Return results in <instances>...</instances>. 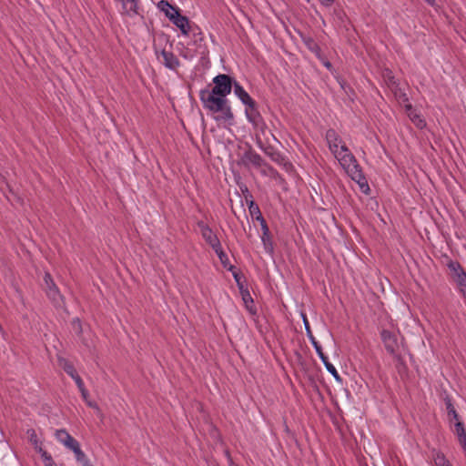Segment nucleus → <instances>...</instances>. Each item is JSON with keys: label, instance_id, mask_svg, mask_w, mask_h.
I'll use <instances>...</instances> for the list:
<instances>
[{"label": "nucleus", "instance_id": "nucleus-26", "mask_svg": "<svg viewBox=\"0 0 466 466\" xmlns=\"http://www.w3.org/2000/svg\"><path fill=\"white\" fill-rule=\"evenodd\" d=\"M408 116L418 128L422 129L426 127V121L418 113L410 112Z\"/></svg>", "mask_w": 466, "mask_h": 466}, {"label": "nucleus", "instance_id": "nucleus-12", "mask_svg": "<svg viewBox=\"0 0 466 466\" xmlns=\"http://www.w3.org/2000/svg\"><path fill=\"white\" fill-rule=\"evenodd\" d=\"M175 15H170V21L180 29L184 35H188L190 26L189 20L187 16L180 14V10L174 13Z\"/></svg>", "mask_w": 466, "mask_h": 466}, {"label": "nucleus", "instance_id": "nucleus-17", "mask_svg": "<svg viewBox=\"0 0 466 466\" xmlns=\"http://www.w3.org/2000/svg\"><path fill=\"white\" fill-rule=\"evenodd\" d=\"M233 89L236 96L245 106H247L248 104L251 103L254 100L238 82H234Z\"/></svg>", "mask_w": 466, "mask_h": 466}, {"label": "nucleus", "instance_id": "nucleus-16", "mask_svg": "<svg viewBox=\"0 0 466 466\" xmlns=\"http://www.w3.org/2000/svg\"><path fill=\"white\" fill-rule=\"evenodd\" d=\"M448 268L452 272V278L458 286L465 282L466 271L458 261H450Z\"/></svg>", "mask_w": 466, "mask_h": 466}, {"label": "nucleus", "instance_id": "nucleus-18", "mask_svg": "<svg viewBox=\"0 0 466 466\" xmlns=\"http://www.w3.org/2000/svg\"><path fill=\"white\" fill-rule=\"evenodd\" d=\"M454 433L466 455V429L461 421H456L454 424Z\"/></svg>", "mask_w": 466, "mask_h": 466}, {"label": "nucleus", "instance_id": "nucleus-38", "mask_svg": "<svg viewBox=\"0 0 466 466\" xmlns=\"http://www.w3.org/2000/svg\"><path fill=\"white\" fill-rule=\"evenodd\" d=\"M441 460L443 461V464L441 466H451L450 462L445 461V459L442 457Z\"/></svg>", "mask_w": 466, "mask_h": 466}, {"label": "nucleus", "instance_id": "nucleus-36", "mask_svg": "<svg viewBox=\"0 0 466 466\" xmlns=\"http://www.w3.org/2000/svg\"><path fill=\"white\" fill-rule=\"evenodd\" d=\"M405 108H406V112L408 115L410 112H415V110H413L412 106L410 104L406 105Z\"/></svg>", "mask_w": 466, "mask_h": 466}, {"label": "nucleus", "instance_id": "nucleus-39", "mask_svg": "<svg viewBox=\"0 0 466 466\" xmlns=\"http://www.w3.org/2000/svg\"><path fill=\"white\" fill-rule=\"evenodd\" d=\"M429 5H435V0H425Z\"/></svg>", "mask_w": 466, "mask_h": 466}, {"label": "nucleus", "instance_id": "nucleus-30", "mask_svg": "<svg viewBox=\"0 0 466 466\" xmlns=\"http://www.w3.org/2000/svg\"><path fill=\"white\" fill-rule=\"evenodd\" d=\"M256 210L258 211V213H250L251 217H253L257 221H258L260 225L266 223V220L263 218L258 207L256 208Z\"/></svg>", "mask_w": 466, "mask_h": 466}, {"label": "nucleus", "instance_id": "nucleus-31", "mask_svg": "<svg viewBox=\"0 0 466 466\" xmlns=\"http://www.w3.org/2000/svg\"><path fill=\"white\" fill-rule=\"evenodd\" d=\"M78 390H80L82 398L84 399V400L85 401L88 400L89 393H88V390L86 389L85 385L83 384L81 386V388H78Z\"/></svg>", "mask_w": 466, "mask_h": 466}, {"label": "nucleus", "instance_id": "nucleus-34", "mask_svg": "<svg viewBox=\"0 0 466 466\" xmlns=\"http://www.w3.org/2000/svg\"><path fill=\"white\" fill-rule=\"evenodd\" d=\"M319 1L325 6H330L333 4V2H334V0H319Z\"/></svg>", "mask_w": 466, "mask_h": 466}, {"label": "nucleus", "instance_id": "nucleus-41", "mask_svg": "<svg viewBox=\"0 0 466 466\" xmlns=\"http://www.w3.org/2000/svg\"><path fill=\"white\" fill-rule=\"evenodd\" d=\"M74 322H77V325L79 327V329H81V324H80V320L78 319H76Z\"/></svg>", "mask_w": 466, "mask_h": 466}, {"label": "nucleus", "instance_id": "nucleus-35", "mask_svg": "<svg viewBox=\"0 0 466 466\" xmlns=\"http://www.w3.org/2000/svg\"><path fill=\"white\" fill-rule=\"evenodd\" d=\"M86 403L89 407H91V408L98 409L97 404H96V402H94V401H91V400H86Z\"/></svg>", "mask_w": 466, "mask_h": 466}, {"label": "nucleus", "instance_id": "nucleus-3", "mask_svg": "<svg viewBox=\"0 0 466 466\" xmlns=\"http://www.w3.org/2000/svg\"><path fill=\"white\" fill-rule=\"evenodd\" d=\"M301 318H302V320H303V324H304V327H305L307 337L309 338V341L311 342L312 346L314 347L318 356L319 357V359L323 362L325 368L334 377V379L337 381H341V378H340L339 372L337 371L336 368L329 361V359L324 354L321 346L319 345V343L315 339V337H314V335H313V333L311 331V329H310L309 322L308 320L307 315L305 313H301Z\"/></svg>", "mask_w": 466, "mask_h": 466}, {"label": "nucleus", "instance_id": "nucleus-43", "mask_svg": "<svg viewBox=\"0 0 466 466\" xmlns=\"http://www.w3.org/2000/svg\"><path fill=\"white\" fill-rule=\"evenodd\" d=\"M155 52H156V55L157 56V58H159L158 50L157 48H155Z\"/></svg>", "mask_w": 466, "mask_h": 466}, {"label": "nucleus", "instance_id": "nucleus-10", "mask_svg": "<svg viewBox=\"0 0 466 466\" xmlns=\"http://www.w3.org/2000/svg\"><path fill=\"white\" fill-rule=\"evenodd\" d=\"M56 440L66 449L73 452L80 447L79 442L73 438L65 429L56 430L55 432Z\"/></svg>", "mask_w": 466, "mask_h": 466}, {"label": "nucleus", "instance_id": "nucleus-42", "mask_svg": "<svg viewBox=\"0 0 466 466\" xmlns=\"http://www.w3.org/2000/svg\"><path fill=\"white\" fill-rule=\"evenodd\" d=\"M268 133H269V135L271 136V137H272L274 140L278 141V140H277V138L275 137L274 134H272L271 132H268Z\"/></svg>", "mask_w": 466, "mask_h": 466}, {"label": "nucleus", "instance_id": "nucleus-2", "mask_svg": "<svg viewBox=\"0 0 466 466\" xmlns=\"http://www.w3.org/2000/svg\"><path fill=\"white\" fill-rule=\"evenodd\" d=\"M334 157L338 159L340 166L350 177V178L360 186L361 191L365 194H368L370 191V187L363 174V171L356 157L345 144L340 145L339 151L336 153Z\"/></svg>", "mask_w": 466, "mask_h": 466}, {"label": "nucleus", "instance_id": "nucleus-21", "mask_svg": "<svg viewBox=\"0 0 466 466\" xmlns=\"http://www.w3.org/2000/svg\"><path fill=\"white\" fill-rule=\"evenodd\" d=\"M240 292H241L242 299H243L246 309H248V311L249 313L255 315L257 313V309L254 307V301H253V299H252L249 291L248 289H244V290H241Z\"/></svg>", "mask_w": 466, "mask_h": 466}, {"label": "nucleus", "instance_id": "nucleus-13", "mask_svg": "<svg viewBox=\"0 0 466 466\" xmlns=\"http://www.w3.org/2000/svg\"><path fill=\"white\" fill-rule=\"evenodd\" d=\"M160 56L163 58L161 63L165 66V67L176 71L180 66V61L173 52L162 49L160 51Z\"/></svg>", "mask_w": 466, "mask_h": 466}, {"label": "nucleus", "instance_id": "nucleus-14", "mask_svg": "<svg viewBox=\"0 0 466 466\" xmlns=\"http://www.w3.org/2000/svg\"><path fill=\"white\" fill-rule=\"evenodd\" d=\"M241 161L246 167L252 165L256 167H260L264 165V159L261 156L252 149H249L243 154Z\"/></svg>", "mask_w": 466, "mask_h": 466}, {"label": "nucleus", "instance_id": "nucleus-44", "mask_svg": "<svg viewBox=\"0 0 466 466\" xmlns=\"http://www.w3.org/2000/svg\"><path fill=\"white\" fill-rule=\"evenodd\" d=\"M460 286L466 287V279H465V282H462Z\"/></svg>", "mask_w": 466, "mask_h": 466}, {"label": "nucleus", "instance_id": "nucleus-29", "mask_svg": "<svg viewBox=\"0 0 466 466\" xmlns=\"http://www.w3.org/2000/svg\"><path fill=\"white\" fill-rule=\"evenodd\" d=\"M245 199H246L247 205L248 207L249 213H258V211L256 210V208L258 206L253 200L252 195H250V197L245 196Z\"/></svg>", "mask_w": 466, "mask_h": 466}, {"label": "nucleus", "instance_id": "nucleus-4", "mask_svg": "<svg viewBox=\"0 0 466 466\" xmlns=\"http://www.w3.org/2000/svg\"><path fill=\"white\" fill-rule=\"evenodd\" d=\"M245 114L247 119L253 125L257 133L265 137L268 127L258 111V105L255 100L246 106Z\"/></svg>", "mask_w": 466, "mask_h": 466}, {"label": "nucleus", "instance_id": "nucleus-40", "mask_svg": "<svg viewBox=\"0 0 466 466\" xmlns=\"http://www.w3.org/2000/svg\"><path fill=\"white\" fill-rule=\"evenodd\" d=\"M324 66H325L327 68H330V67H331V64H330V62H326V63H324Z\"/></svg>", "mask_w": 466, "mask_h": 466}, {"label": "nucleus", "instance_id": "nucleus-20", "mask_svg": "<svg viewBox=\"0 0 466 466\" xmlns=\"http://www.w3.org/2000/svg\"><path fill=\"white\" fill-rule=\"evenodd\" d=\"M121 3L122 13L127 15L137 14V4L136 0H115Z\"/></svg>", "mask_w": 466, "mask_h": 466}, {"label": "nucleus", "instance_id": "nucleus-5", "mask_svg": "<svg viewBox=\"0 0 466 466\" xmlns=\"http://www.w3.org/2000/svg\"><path fill=\"white\" fill-rule=\"evenodd\" d=\"M212 82L214 86L209 90L220 96L227 97L231 93L235 80L229 75L219 74L213 78Z\"/></svg>", "mask_w": 466, "mask_h": 466}, {"label": "nucleus", "instance_id": "nucleus-27", "mask_svg": "<svg viewBox=\"0 0 466 466\" xmlns=\"http://www.w3.org/2000/svg\"><path fill=\"white\" fill-rule=\"evenodd\" d=\"M39 453L44 461L45 466H56L52 456L43 448H39Z\"/></svg>", "mask_w": 466, "mask_h": 466}, {"label": "nucleus", "instance_id": "nucleus-15", "mask_svg": "<svg viewBox=\"0 0 466 466\" xmlns=\"http://www.w3.org/2000/svg\"><path fill=\"white\" fill-rule=\"evenodd\" d=\"M326 140L329 145V148L333 155L339 151V145L341 144L342 140L334 129L330 128L327 130Z\"/></svg>", "mask_w": 466, "mask_h": 466}, {"label": "nucleus", "instance_id": "nucleus-25", "mask_svg": "<svg viewBox=\"0 0 466 466\" xmlns=\"http://www.w3.org/2000/svg\"><path fill=\"white\" fill-rule=\"evenodd\" d=\"M29 441L34 445L35 450L39 453V448L42 447V442L38 440L37 434L34 429L27 430Z\"/></svg>", "mask_w": 466, "mask_h": 466}, {"label": "nucleus", "instance_id": "nucleus-19", "mask_svg": "<svg viewBox=\"0 0 466 466\" xmlns=\"http://www.w3.org/2000/svg\"><path fill=\"white\" fill-rule=\"evenodd\" d=\"M261 230H262V236H261V241L264 245V248L267 252H272L273 251V244L271 241V236L270 231L268 227L267 222L264 224H261Z\"/></svg>", "mask_w": 466, "mask_h": 466}, {"label": "nucleus", "instance_id": "nucleus-9", "mask_svg": "<svg viewBox=\"0 0 466 466\" xmlns=\"http://www.w3.org/2000/svg\"><path fill=\"white\" fill-rule=\"evenodd\" d=\"M198 227L200 230L202 238L212 248L213 250L221 246L218 236L207 224H205L203 221H198Z\"/></svg>", "mask_w": 466, "mask_h": 466}, {"label": "nucleus", "instance_id": "nucleus-1", "mask_svg": "<svg viewBox=\"0 0 466 466\" xmlns=\"http://www.w3.org/2000/svg\"><path fill=\"white\" fill-rule=\"evenodd\" d=\"M199 99L204 109L213 114H218V116H215L217 121L230 123L234 119V115L227 97L220 96L209 90V87H207L200 90Z\"/></svg>", "mask_w": 466, "mask_h": 466}, {"label": "nucleus", "instance_id": "nucleus-37", "mask_svg": "<svg viewBox=\"0 0 466 466\" xmlns=\"http://www.w3.org/2000/svg\"><path fill=\"white\" fill-rule=\"evenodd\" d=\"M460 292L462 294L463 297L466 298V287L458 286Z\"/></svg>", "mask_w": 466, "mask_h": 466}, {"label": "nucleus", "instance_id": "nucleus-28", "mask_svg": "<svg viewBox=\"0 0 466 466\" xmlns=\"http://www.w3.org/2000/svg\"><path fill=\"white\" fill-rule=\"evenodd\" d=\"M304 42L311 52L315 54H319L320 52V47L312 38L309 37Z\"/></svg>", "mask_w": 466, "mask_h": 466}, {"label": "nucleus", "instance_id": "nucleus-22", "mask_svg": "<svg viewBox=\"0 0 466 466\" xmlns=\"http://www.w3.org/2000/svg\"><path fill=\"white\" fill-rule=\"evenodd\" d=\"M215 253L218 255L221 264L224 268H228L229 271H232L235 267L229 265V260L228 255L224 252L222 246H219L216 249H214Z\"/></svg>", "mask_w": 466, "mask_h": 466}, {"label": "nucleus", "instance_id": "nucleus-24", "mask_svg": "<svg viewBox=\"0 0 466 466\" xmlns=\"http://www.w3.org/2000/svg\"><path fill=\"white\" fill-rule=\"evenodd\" d=\"M443 400H444V402H445V406H446V410H447L449 418L450 419H453L456 421H460L459 420V414L456 411V410H455V408H454V406L452 404L451 398L449 395H446Z\"/></svg>", "mask_w": 466, "mask_h": 466}, {"label": "nucleus", "instance_id": "nucleus-23", "mask_svg": "<svg viewBox=\"0 0 466 466\" xmlns=\"http://www.w3.org/2000/svg\"><path fill=\"white\" fill-rule=\"evenodd\" d=\"M158 7L161 11H163L165 13L166 16L168 17V19H170V15H175L174 14L175 12L179 11V9L177 7L172 5L166 0H161L158 3Z\"/></svg>", "mask_w": 466, "mask_h": 466}, {"label": "nucleus", "instance_id": "nucleus-7", "mask_svg": "<svg viewBox=\"0 0 466 466\" xmlns=\"http://www.w3.org/2000/svg\"><path fill=\"white\" fill-rule=\"evenodd\" d=\"M380 337L385 346L386 350L398 362H402V358L397 353L399 349L397 335L388 329H382Z\"/></svg>", "mask_w": 466, "mask_h": 466}, {"label": "nucleus", "instance_id": "nucleus-6", "mask_svg": "<svg viewBox=\"0 0 466 466\" xmlns=\"http://www.w3.org/2000/svg\"><path fill=\"white\" fill-rule=\"evenodd\" d=\"M44 284H45V290L51 300V302L54 304L55 307H61L63 305V296L61 295L57 286L56 285L52 276L50 273L46 272L44 276Z\"/></svg>", "mask_w": 466, "mask_h": 466}, {"label": "nucleus", "instance_id": "nucleus-32", "mask_svg": "<svg viewBox=\"0 0 466 466\" xmlns=\"http://www.w3.org/2000/svg\"><path fill=\"white\" fill-rule=\"evenodd\" d=\"M233 277H234V279H235V280H236V282H237L240 291L244 290L243 284L240 281L241 280V277L237 272H234V271H233Z\"/></svg>", "mask_w": 466, "mask_h": 466}, {"label": "nucleus", "instance_id": "nucleus-8", "mask_svg": "<svg viewBox=\"0 0 466 466\" xmlns=\"http://www.w3.org/2000/svg\"><path fill=\"white\" fill-rule=\"evenodd\" d=\"M261 134L256 133L257 146L270 159L278 164H282L285 161L283 155L271 145H266L261 138Z\"/></svg>", "mask_w": 466, "mask_h": 466}, {"label": "nucleus", "instance_id": "nucleus-11", "mask_svg": "<svg viewBox=\"0 0 466 466\" xmlns=\"http://www.w3.org/2000/svg\"><path fill=\"white\" fill-rule=\"evenodd\" d=\"M59 366L65 370V372L70 376L76 382L77 388H81L84 384V381L77 374L74 365L65 358H58Z\"/></svg>", "mask_w": 466, "mask_h": 466}, {"label": "nucleus", "instance_id": "nucleus-33", "mask_svg": "<svg viewBox=\"0 0 466 466\" xmlns=\"http://www.w3.org/2000/svg\"><path fill=\"white\" fill-rule=\"evenodd\" d=\"M240 189H241V191H242V193H243L244 197H245V196H248V197H250V195H251V194H250V192H249L248 188L247 187V186L240 187Z\"/></svg>", "mask_w": 466, "mask_h": 466}]
</instances>
